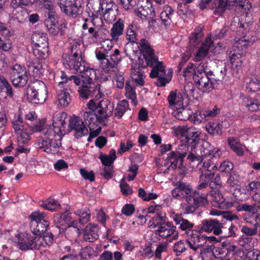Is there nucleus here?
<instances>
[{"instance_id":"obj_1","label":"nucleus","mask_w":260,"mask_h":260,"mask_svg":"<svg viewBox=\"0 0 260 260\" xmlns=\"http://www.w3.org/2000/svg\"><path fill=\"white\" fill-rule=\"evenodd\" d=\"M145 61L143 59L139 58L138 64H136L134 67L145 68L149 66L152 68L150 77L151 78H157L155 83L157 86H165L167 83H168L171 79V76H167L166 70L162 62L158 61L157 56L152 55V59L147 60L146 56H143Z\"/></svg>"},{"instance_id":"obj_2","label":"nucleus","mask_w":260,"mask_h":260,"mask_svg":"<svg viewBox=\"0 0 260 260\" xmlns=\"http://www.w3.org/2000/svg\"><path fill=\"white\" fill-rule=\"evenodd\" d=\"M59 133L58 128L56 131L52 127L47 128L44 133V137L38 141V148L48 153H57L61 146V140L63 136V134H59Z\"/></svg>"},{"instance_id":"obj_3","label":"nucleus","mask_w":260,"mask_h":260,"mask_svg":"<svg viewBox=\"0 0 260 260\" xmlns=\"http://www.w3.org/2000/svg\"><path fill=\"white\" fill-rule=\"evenodd\" d=\"M82 75V85L78 88L80 98L85 100L100 93V85H96L93 81L95 73L93 69L87 68Z\"/></svg>"},{"instance_id":"obj_4","label":"nucleus","mask_w":260,"mask_h":260,"mask_svg":"<svg viewBox=\"0 0 260 260\" xmlns=\"http://www.w3.org/2000/svg\"><path fill=\"white\" fill-rule=\"evenodd\" d=\"M26 92L28 100L35 104L44 103L48 94L47 86L40 80L28 85Z\"/></svg>"},{"instance_id":"obj_5","label":"nucleus","mask_w":260,"mask_h":260,"mask_svg":"<svg viewBox=\"0 0 260 260\" xmlns=\"http://www.w3.org/2000/svg\"><path fill=\"white\" fill-rule=\"evenodd\" d=\"M209 144L205 142L204 143L195 147H190L191 150L187 158L191 162L197 161L198 164L202 163L205 158L210 156V158L219 157L221 152L219 149L216 150H210L207 148Z\"/></svg>"},{"instance_id":"obj_6","label":"nucleus","mask_w":260,"mask_h":260,"mask_svg":"<svg viewBox=\"0 0 260 260\" xmlns=\"http://www.w3.org/2000/svg\"><path fill=\"white\" fill-rule=\"evenodd\" d=\"M30 219V229L36 236H41L47 232L49 226V221L46 214L43 212L35 211L29 216Z\"/></svg>"},{"instance_id":"obj_7","label":"nucleus","mask_w":260,"mask_h":260,"mask_svg":"<svg viewBox=\"0 0 260 260\" xmlns=\"http://www.w3.org/2000/svg\"><path fill=\"white\" fill-rule=\"evenodd\" d=\"M57 4L62 12L73 18L82 15L84 10L83 0H57Z\"/></svg>"},{"instance_id":"obj_8","label":"nucleus","mask_w":260,"mask_h":260,"mask_svg":"<svg viewBox=\"0 0 260 260\" xmlns=\"http://www.w3.org/2000/svg\"><path fill=\"white\" fill-rule=\"evenodd\" d=\"M28 75L25 68L17 63L12 66L9 73V79L16 87H23L27 84Z\"/></svg>"},{"instance_id":"obj_9","label":"nucleus","mask_w":260,"mask_h":260,"mask_svg":"<svg viewBox=\"0 0 260 260\" xmlns=\"http://www.w3.org/2000/svg\"><path fill=\"white\" fill-rule=\"evenodd\" d=\"M223 221H220L218 219H208L202 221L200 225H198L196 230V232L201 233L203 232L207 233L213 232L215 235H219L222 233Z\"/></svg>"},{"instance_id":"obj_10","label":"nucleus","mask_w":260,"mask_h":260,"mask_svg":"<svg viewBox=\"0 0 260 260\" xmlns=\"http://www.w3.org/2000/svg\"><path fill=\"white\" fill-rule=\"evenodd\" d=\"M41 246H44L41 236H31L26 234L24 238L20 239L18 246L22 250L29 249H39Z\"/></svg>"},{"instance_id":"obj_11","label":"nucleus","mask_w":260,"mask_h":260,"mask_svg":"<svg viewBox=\"0 0 260 260\" xmlns=\"http://www.w3.org/2000/svg\"><path fill=\"white\" fill-rule=\"evenodd\" d=\"M69 121V132L74 130V136L77 139L88 134V129L84 125L82 119L79 116H74L70 118Z\"/></svg>"},{"instance_id":"obj_12","label":"nucleus","mask_w":260,"mask_h":260,"mask_svg":"<svg viewBox=\"0 0 260 260\" xmlns=\"http://www.w3.org/2000/svg\"><path fill=\"white\" fill-rule=\"evenodd\" d=\"M107 59L106 62H104V71L105 73H109L111 69L115 68L118 63L121 61V57L120 56V51L116 49L112 52H106Z\"/></svg>"},{"instance_id":"obj_13","label":"nucleus","mask_w":260,"mask_h":260,"mask_svg":"<svg viewBox=\"0 0 260 260\" xmlns=\"http://www.w3.org/2000/svg\"><path fill=\"white\" fill-rule=\"evenodd\" d=\"M249 43L245 39H239L235 42L234 46V53L231 56V60L235 58V60L242 59V57L246 53V50L248 48Z\"/></svg>"},{"instance_id":"obj_14","label":"nucleus","mask_w":260,"mask_h":260,"mask_svg":"<svg viewBox=\"0 0 260 260\" xmlns=\"http://www.w3.org/2000/svg\"><path fill=\"white\" fill-rule=\"evenodd\" d=\"M186 152H180L179 151H172L168 155L167 160L171 163L169 168L175 169L178 166H182L183 158L186 156Z\"/></svg>"},{"instance_id":"obj_15","label":"nucleus","mask_w":260,"mask_h":260,"mask_svg":"<svg viewBox=\"0 0 260 260\" xmlns=\"http://www.w3.org/2000/svg\"><path fill=\"white\" fill-rule=\"evenodd\" d=\"M208 77L206 75L193 77L194 82L199 86V89L203 92H209L214 88Z\"/></svg>"},{"instance_id":"obj_16","label":"nucleus","mask_w":260,"mask_h":260,"mask_svg":"<svg viewBox=\"0 0 260 260\" xmlns=\"http://www.w3.org/2000/svg\"><path fill=\"white\" fill-rule=\"evenodd\" d=\"M201 132L196 129L194 127L187 132V136L182 141H185L188 146L190 147L197 146L200 141Z\"/></svg>"},{"instance_id":"obj_17","label":"nucleus","mask_w":260,"mask_h":260,"mask_svg":"<svg viewBox=\"0 0 260 260\" xmlns=\"http://www.w3.org/2000/svg\"><path fill=\"white\" fill-rule=\"evenodd\" d=\"M80 44L76 43L71 48V55L65 54L62 55L64 64L70 63V62L75 61L78 59V58L82 57V53L80 50Z\"/></svg>"},{"instance_id":"obj_18","label":"nucleus","mask_w":260,"mask_h":260,"mask_svg":"<svg viewBox=\"0 0 260 260\" xmlns=\"http://www.w3.org/2000/svg\"><path fill=\"white\" fill-rule=\"evenodd\" d=\"M99 229L96 224L89 223L84 229L83 237L85 240L93 242L99 238Z\"/></svg>"},{"instance_id":"obj_19","label":"nucleus","mask_w":260,"mask_h":260,"mask_svg":"<svg viewBox=\"0 0 260 260\" xmlns=\"http://www.w3.org/2000/svg\"><path fill=\"white\" fill-rule=\"evenodd\" d=\"M31 40L36 47H48V38L46 33L36 31L31 36Z\"/></svg>"},{"instance_id":"obj_20","label":"nucleus","mask_w":260,"mask_h":260,"mask_svg":"<svg viewBox=\"0 0 260 260\" xmlns=\"http://www.w3.org/2000/svg\"><path fill=\"white\" fill-rule=\"evenodd\" d=\"M27 66L28 68V71H31L35 77H39L44 73L42 61L40 59H34L31 61H28Z\"/></svg>"},{"instance_id":"obj_21","label":"nucleus","mask_w":260,"mask_h":260,"mask_svg":"<svg viewBox=\"0 0 260 260\" xmlns=\"http://www.w3.org/2000/svg\"><path fill=\"white\" fill-rule=\"evenodd\" d=\"M124 25L123 20L119 18L113 25L111 29V36L112 40L117 41L119 36L123 34Z\"/></svg>"},{"instance_id":"obj_22","label":"nucleus","mask_w":260,"mask_h":260,"mask_svg":"<svg viewBox=\"0 0 260 260\" xmlns=\"http://www.w3.org/2000/svg\"><path fill=\"white\" fill-rule=\"evenodd\" d=\"M13 10L12 11V18L14 20H16L18 22L23 23L27 21L28 14L26 11L20 6H15L12 7Z\"/></svg>"},{"instance_id":"obj_23","label":"nucleus","mask_w":260,"mask_h":260,"mask_svg":"<svg viewBox=\"0 0 260 260\" xmlns=\"http://www.w3.org/2000/svg\"><path fill=\"white\" fill-rule=\"evenodd\" d=\"M173 220L176 224L179 225V228L182 231L190 230L193 227V224L184 218L182 214H175Z\"/></svg>"},{"instance_id":"obj_24","label":"nucleus","mask_w":260,"mask_h":260,"mask_svg":"<svg viewBox=\"0 0 260 260\" xmlns=\"http://www.w3.org/2000/svg\"><path fill=\"white\" fill-rule=\"evenodd\" d=\"M230 0H214L213 4L210 8H215L214 10L215 14L222 15L225 12L226 8L229 9V1Z\"/></svg>"},{"instance_id":"obj_25","label":"nucleus","mask_w":260,"mask_h":260,"mask_svg":"<svg viewBox=\"0 0 260 260\" xmlns=\"http://www.w3.org/2000/svg\"><path fill=\"white\" fill-rule=\"evenodd\" d=\"M105 9L104 13L105 19L111 20L115 18L118 8L117 5L113 1H110L106 4Z\"/></svg>"},{"instance_id":"obj_26","label":"nucleus","mask_w":260,"mask_h":260,"mask_svg":"<svg viewBox=\"0 0 260 260\" xmlns=\"http://www.w3.org/2000/svg\"><path fill=\"white\" fill-rule=\"evenodd\" d=\"M5 93L10 98H13L14 91L10 83L5 78H2L0 82V94Z\"/></svg>"},{"instance_id":"obj_27","label":"nucleus","mask_w":260,"mask_h":260,"mask_svg":"<svg viewBox=\"0 0 260 260\" xmlns=\"http://www.w3.org/2000/svg\"><path fill=\"white\" fill-rule=\"evenodd\" d=\"M174 12V10L170 6H167L164 7V10L160 14V18L165 26L171 24Z\"/></svg>"},{"instance_id":"obj_28","label":"nucleus","mask_w":260,"mask_h":260,"mask_svg":"<svg viewBox=\"0 0 260 260\" xmlns=\"http://www.w3.org/2000/svg\"><path fill=\"white\" fill-rule=\"evenodd\" d=\"M139 47L141 48V50L143 53V56H146L147 60L152 59V55H155L154 54L153 50L150 47V46L147 41L145 39H142L140 40V43L139 44Z\"/></svg>"},{"instance_id":"obj_29","label":"nucleus","mask_w":260,"mask_h":260,"mask_svg":"<svg viewBox=\"0 0 260 260\" xmlns=\"http://www.w3.org/2000/svg\"><path fill=\"white\" fill-rule=\"evenodd\" d=\"M203 26L199 25L195 28L194 32L191 34L189 38V44L191 46H195L200 42V39L203 36Z\"/></svg>"},{"instance_id":"obj_30","label":"nucleus","mask_w":260,"mask_h":260,"mask_svg":"<svg viewBox=\"0 0 260 260\" xmlns=\"http://www.w3.org/2000/svg\"><path fill=\"white\" fill-rule=\"evenodd\" d=\"M70 213L69 211H66L63 213H61L60 215H58L55 218H57L58 221L57 222H59L60 223V225L57 224L56 226L54 228V229L52 230L53 232H55V231L56 232H58V233H60V225H63L65 223L68 224L71 219V216L70 215Z\"/></svg>"},{"instance_id":"obj_31","label":"nucleus","mask_w":260,"mask_h":260,"mask_svg":"<svg viewBox=\"0 0 260 260\" xmlns=\"http://www.w3.org/2000/svg\"><path fill=\"white\" fill-rule=\"evenodd\" d=\"M125 95L127 98L132 100V103L134 106L137 104V95L135 88L131 85V81H127L125 83Z\"/></svg>"},{"instance_id":"obj_32","label":"nucleus","mask_w":260,"mask_h":260,"mask_svg":"<svg viewBox=\"0 0 260 260\" xmlns=\"http://www.w3.org/2000/svg\"><path fill=\"white\" fill-rule=\"evenodd\" d=\"M243 105L250 111H256L260 109V103L256 99H252L249 97L244 99Z\"/></svg>"},{"instance_id":"obj_33","label":"nucleus","mask_w":260,"mask_h":260,"mask_svg":"<svg viewBox=\"0 0 260 260\" xmlns=\"http://www.w3.org/2000/svg\"><path fill=\"white\" fill-rule=\"evenodd\" d=\"M132 82H135V83L141 86L144 85V81L143 78V73L141 72V69H140L139 68L133 67V66H132Z\"/></svg>"},{"instance_id":"obj_34","label":"nucleus","mask_w":260,"mask_h":260,"mask_svg":"<svg viewBox=\"0 0 260 260\" xmlns=\"http://www.w3.org/2000/svg\"><path fill=\"white\" fill-rule=\"evenodd\" d=\"M209 70L207 61H202L201 62L195 64V69L193 77L206 75V72Z\"/></svg>"},{"instance_id":"obj_35","label":"nucleus","mask_w":260,"mask_h":260,"mask_svg":"<svg viewBox=\"0 0 260 260\" xmlns=\"http://www.w3.org/2000/svg\"><path fill=\"white\" fill-rule=\"evenodd\" d=\"M67 66L80 73H83L85 71V63L83 61L82 57L78 58V59L75 61L70 62V63L67 64Z\"/></svg>"},{"instance_id":"obj_36","label":"nucleus","mask_w":260,"mask_h":260,"mask_svg":"<svg viewBox=\"0 0 260 260\" xmlns=\"http://www.w3.org/2000/svg\"><path fill=\"white\" fill-rule=\"evenodd\" d=\"M93 113L96 117V120H98L100 123H102L104 122L106 119L112 115L113 109L109 111L108 114H105L104 110L101 108L98 103L96 109Z\"/></svg>"},{"instance_id":"obj_37","label":"nucleus","mask_w":260,"mask_h":260,"mask_svg":"<svg viewBox=\"0 0 260 260\" xmlns=\"http://www.w3.org/2000/svg\"><path fill=\"white\" fill-rule=\"evenodd\" d=\"M128 103L126 100L120 101L116 108L115 116L119 118H121L123 114L128 109Z\"/></svg>"},{"instance_id":"obj_38","label":"nucleus","mask_w":260,"mask_h":260,"mask_svg":"<svg viewBox=\"0 0 260 260\" xmlns=\"http://www.w3.org/2000/svg\"><path fill=\"white\" fill-rule=\"evenodd\" d=\"M176 231V228L173 229H168L166 226L161 225L158 227V229L155 231V234L159 236L167 238L169 236L173 235Z\"/></svg>"},{"instance_id":"obj_39","label":"nucleus","mask_w":260,"mask_h":260,"mask_svg":"<svg viewBox=\"0 0 260 260\" xmlns=\"http://www.w3.org/2000/svg\"><path fill=\"white\" fill-rule=\"evenodd\" d=\"M68 118L67 114L66 112H61L58 113L55 117V119L54 120L52 125L49 126L48 128L52 127L54 130H56L58 128L60 130L59 134H62L61 133V127L59 126V124L62 120H66Z\"/></svg>"},{"instance_id":"obj_40","label":"nucleus","mask_w":260,"mask_h":260,"mask_svg":"<svg viewBox=\"0 0 260 260\" xmlns=\"http://www.w3.org/2000/svg\"><path fill=\"white\" fill-rule=\"evenodd\" d=\"M177 90L172 91L168 97V101L170 106H173L176 104L180 105V102L182 101V98L180 93H177Z\"/></svg>"},{"instance_id":"obj_41","label":"nucleus","mask_w":260,"mask_h":260,"mask_svg":"<svg viewBox=\"0 0 260 260\" xmlns=\"http://www.w3.org/2000/svg\"><path fill=\"white\" fill-rule=\"evenodd\" d=\"M222 128V125L220 123H210L206 127L208 133L212 136L221 135Z\"/></svg>"},{"instance_id":"obj_42","label":"nucleus","mask_w":260,"mask_h":260,"mask_svg":"<svg viewBox=\"0 0 260 260\" xmlns=\"http://www.w3.org/2000/svg\"><path fill=\"white\" fill-rule=\"evenodd\" d=\"M191 196L198 207L204 205L207 202L206 195L199 191H195Z\"/></svg>"},{"instance_id":"obj_43","label":"nucleus","mask_w":260,"mask_h":260,"mask_svg":"<svg viewBox=\"0 0 260 260\" xmlns=\"http://www.w3.org/2000/svg\"><path fill=\"white\" fill-rule=\"evenodd\" d=\"M58 100L60 105L67 107L71 101L69 92L66 90H61L58 94Z\"/></svg>"},{"instance_id":"obj_44","label":"nucleus","mask_w":260,"mask_h":260,"mask_svg":"<svg viewBox=\"0 0 260 260\" xmlns=\"http://www.w3.org/2000/svg\"><path fill=\"white\" fill-rule=\"evenodd\" d=\"M190 238L191 241L194 243L199 248L203 246L207 242V237L201 235V234L198 235L192 233L191 235Z\"/></svg>"},{"instance_id":"obj_45","label":"nucleus","mask_w":260,"mask_h":260,"mask_svg":"<svg viewBox=\"0 0 260 260\" xmlns=\"http://www.w3.org/2000/svg\"><path fill=\"white\" fill-rule=\"evenodd\" d=\"M185 200L187 204L185 210L187 213H193L199 208L191 196H186Z\"/></svg>"},{"instance_id":"obj_46","label":"nucleus","mask_w":260,"mask_h":260,"mask_svg":"<svg viewBox=\"0 0 260 260\" xmlns=\"http://www.w3.org/2000/svg\"><path fill=\"white\" fill-rule=\"evenodd\" d=\"M48 51V47L34 46L33 48V53L36 57V59H45L47 57Z\"/></svg>"},{"instance_id":"obj_47","label":"nucleus","mask_w":260,"mask_h":260,"mask_svg":"<svg viewBox=\"0 0 260 260\" xmlns=\"http://www.w3.org/2000/svg\"><path fill=\"white\" fill-rule=\"evenodd\" d=\"M206 75L208 77V78L210 80L213 86L215 82L222 80L224 78L223 74L222 75H219L218 72H213L210 69L206 72Z\"/></svg>"},{"instance_id":"obj_48","label":"nucleus","mask_w":260,"mask_h":260,"mask_svg":"<svg viewBox=\"0 0 260 260\" xmlns=\"http://www.w3.org/2000/svg\"><path fill=\"white\" fill-rule=\"evenodd\" d=\"M12 47L11 41L7 38V36L1 37L0 36V50L4 51H8Z\"/></svg>"},{"instance_id":"obj_49","label":"nucleus","mask_w":260,"mask_h":260,"mask_svg":"<svg viewBox=\"0 0 260 260\" xmlns=\"http://www.w3.org/2000/svg\"><path fill=\"white\" fill-rule=\"evenodd\" d=\"M247 88L251 92H255L260 89V81L256 78L251 79L247 83Z\"/></svg>"},{"instance_id":"obj_50","label":"nucleus","mask_w":260,"mask_h":260,"mask_svg":"<svg viewBox=\"0 0 260 260\" xmlns=\"http://www.w3.org/2000/svg\"><path fill=\"white\" fill-rule=\"evenodd\" d=\"M133 25H130L127 28L126 39L132 43L139 44V42H137L138 39L137 38L136 32L133 29Z\"/></svg>"},{"instance_id":"obj_51","label":"nucleus","mask_w":260,"mask_h":260,"mask_svg":"<svg viewBox=\"0 0 260 260\" xmlns=\"http://www.w3.org/2000/svg\"><path fill=\"white\" fill-rule=\"evenodd\" d=\"M187 249L185 241L180 240L175 243L174 246V251L177 256L180 255L182 252Z\"/></svg>"},{"instance_id":"obj_52","label":"nucleus","mask_w":260,"mask_h":260,"mask_svg":"<svg viewBox=\"0 0 260 260\" xmlns=\"http://www.w3.org/2000/svg\"><path fill=\"white\" fill-rule=\"evenodd\" d=\"M45 15L46 19L44 21V24H47V22H50V23L57 22V14L55 10L45 11Z\"/></svg>"},{"instance_id":"obj_53","label":"nucleus","mask_w":260,"mask_h":260,"mask_svg":"<svg viewBox=\"0 0 260 260\" xmlns=\"http://www.w3.org/2000/svg\"><path fill=\"white\" fill-rule=\"evenodd\" d=\"M214 175L215 174L212 171H209V170H202L200 176V180L209 183L213 178Z\"/></svg>"},{"instance_id":"obj_54","label":"nucleus","mask_w":260,"mask_h":260,"mask_svg":"<svg viewBox=\"0 0 260 260\" xmlns=\"http://www.w3.org/2000/svg\"><path fill=\"white\" fill-rule=\"evenodd\" d=\"M236 210L238 211H244L248 212L253 215L255 214V208L253 207V204L249 205L247 203L240 204L237 207Z\"/></svg>"},{"instance_id":"obj_55","label":"nucleus","mask_w":260,"mask_h":260,"mask_svg":"<svg viewBox=\"0 0 260 260\" xmlns=\"http://www.w3.org/2000/svg\"><path fill=\"white\" fill-rule=\"evenodd\" d=\"M46 27L49 33L52 36H56L59 32V27L58 26V22L56 23L47 22V24H44Z\"/></svg>"},{"instance_id":"obj_56","label":"nucleus","mask_w":260,"mask_h":260,"mask_svg":"<svg viewBox=\"0 0 260 260\" xmlns=\"http://www.w3.org/2000/svg\"><path fill=\"white\" fill-rule=\"evenodd\" d=\"M242 233L245 234L247 237L255 235L257 232V224L254 225L253 228H249L247 226H243L241 229Z\"/></svg>"},{"instance_id":"obj_57","label":"nucleus","mask_w":260,"mask_h":260,"mask_svg":"<svg viewBox=\"0 0 260 260\" xmlns=\"http://www.w3.org/2000/svg\"><path fill=\"white\" fill-rule=\"evenodd\" d=\"M209 50L206 46H201L198 50L194 59L200 61L208 54Z\"/></svg>"},{"instance_id":"obj_58","label":"nucleus","mask_w":260,"mask_h":260,"mask_svg":"<svg viewBox=\"0 0 260 260\" xmlns=\"http://www.w3.org/2000/svg\"><path fill=\"white\" fill-rule=\"evenodd\" d=\"M247 260H260V251L257 249H253L248 251L245 254Z\"/></svg>"},{"instance_id":"obj_59","label":"nucleus","mask_w":260,"mask_h":260,"mask_svg":"<svg viewBox=\"0 0 260 260\" xmlns=\"http://www.w3.org/2000/svg\"><path fill=\"white\" fill-rule=\"evenodd\" d=\"M234 168L233 164L229 161H224L221 163L219 170L221 172L231 173Z\"/></svg>"},{"instance_id":"obj_60","label":"nucleus","mask_w":260,"mask_h":260,"mask_svg":"<svg viewBox=\"0 0 260 260\" xmlns=\"http://www.w3.org/2000/svg\"><path fill=\"white\" fill-rule=\"evenodd\" d=\"M83 118L86 123L91 124L92 123H94L98 120L96 117L92 112L86 111L84 113Z\"/></svg>"},{"instance_id":"obj_61","label":"nucleus","mask_w":260,"mask_h":260,"mask_svg":"<svg viewBox=\"0 0 260 260\" xmlns=\"http://www.w3.org/2000/svg\"><path fill=\"white\" fill-rule=\"evenodd\" d=\"M98 104L101 108L104 110L105 114H108L110 110L113 109V105H111L110 102L107 100H103L99 102Z\"/></svg>"},{"instance_id":"obj_62","label":"nucleus","mask_w":260,"mask_h":260,"mask_svg":"<svg viewBox=\"0 0 260 260\" xmlns=\"http://www.w3.org/2000/svg\"><path fill=\"white\" fill-rule=\"evenodd\" d=\"M80 172L82 177L85 180H88L90 182H93L94 181L95 176L92 171H88L84 169H81L80 170Z\"/></svg>"},{"instance_id":"obj_63","label":"nucleus","mask_w":260,"mask_h":260,"mask_svg":"<svg viewBox=\"0 0 260 260\" xmlns=\"http://www.w3.org/2000/svg\"><path fill=\"white\" fill-rule=\"evenodd\" d=\"M54 241V236L51 232H45L42 236V242L44 241L46 246H51Z\"/></svg>"},{"instance_id":"obj_64","label":"nucleus","mask_w":260,"mask_h":260,"mask_svg":"<svg viewBox=\"0 0 260 260\" xmlns=\"http://www.w3.org/2000/svg\"><path fill=\"white\" fill-rule=\"evenodd\" d=\"M151 9L149 7L140 8L137 12V15L141 19L146 18L148 15L152 13Z\"/></svg>"}]
</instances>
